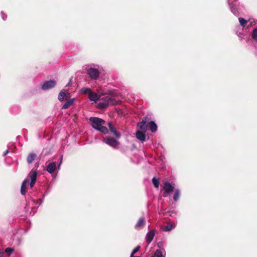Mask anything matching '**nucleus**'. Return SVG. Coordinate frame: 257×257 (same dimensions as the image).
<instances>
[{
    "mask_svg": "<svg viewBox=\"0 0 257 257\" xmlns=\"http://www.w3.org/2000/svg\"><path fill=\"white\" fill-rule=\"evenodd\" d=\"M89 120L91 122V126L93 128L104 134L108 133V131L107 128L103 125L105 123V121L103 119L98 117H91Z\"/></svg>",
    "mask_w": 257,
    "mask_h": 257,
    "instance_id": "1",
    "label": "nucleus"
},
{
    "mask_svg": "<svg viewBox=\"0 0 257 257\" xmlns=\"http://www.w3.org/2000/svg\"><path fill=\"white\" fill-rule=\"evenodd\" d=\"M116 103V100L112 97L107 96L104 97V100L102 101L98 104V106L100 108H103L109 105H114Z\"/></svg>",
    "mask_w": 257,
    "mask_h": 257,
    "instance_id": "2",
    "label": "nucleus"
},
{
    "mask_svg": "<svg viewBox=\"0 0 257 257\" xmlns=\"http://www.w3.org/2000/svg\"><path fill=\"white\" fill-rule=\"evenodd\" d=\"M173 186L168 182H165L163 184V190L164 193L163 194V197H166L168 196L169 193H171L173 191Z\"/></svg>",
    "mask_w": 257,
    "mask_h": 257,
    "instance_id": "3",
    "label": "nucleus"
},
{
    "mask_svg": "<svg viewBox=\"0 0 257 257\" xmlns=\"http://www.w3.org/2000/svg\"><path fill=\"white\" fill-rule=\"evenodd\" d=\"M88 75L91 79L96 80L99 76V72L97 69L91 68L88 70Z\"/></svg>",
    "mask_w": 257,
    "mask_h": 257,
    "instance_id": "4",
    "label": "nucleus"
},
{
    "mask_svg": "<svg viewBox=\"0 0 257 257\" xmlns=\"http://www.w3.org/2000/svg\"><path fill=\"white\" fill-rule=\"evenodd\" d=\"M103 141L105 144L113 148L116 147L119 144L117 141L110 137H106L104 138Z\"/></svg>",
    "mask_w": 257,
    "mask_h": 257,
    "instance_id": "5",
    "label": "nucleus"
},
{
    "mask_svg": "<svg viewBox=\"0 0 257 257\" xmlns=\"http://www.w3.org/2000/svg\"><path fill=\"white\" fill-rule=\"evenodd\" d=\"M37 176V172L36 170L32 169L29 173V176L31 179L30 184V188H32L35 184Z\"/></svg>",
    "mask_w": 257,
    "mask_h": 257,
    "instance_id": "6",
    "label": "nucleus"
},
{
    "mask_svg": "<svg viewBox=\"0 0 257 257\" xmlns=\"http://www.w3.org/2000/svg\"><path fill=\"white\" fill-rule=\"evenodd\" d=\"M228 4L230 7V9L231 11L233 13V14L235 15H238V12L236 10V7L237 5V2L235 0H228Z\"/></svg>",
    "mask_w": 257,
    "mask_h": 257,
    "instance_id": "7",
    "label": "nucleus"
},
{
    "mask_svg": "<svg viewBox=\"0 0 257 257\" xmlns=\"http://www.w3.org/2000/svg\"><path fill=\"white\" fill-rule=\"evenodd\" d=\"M69 98H70V93L67 92L65 89L61 90L58 96V99L60 101H63L64 99H66Z\"/></svg>",
    "mask_w": 257,
    "mask_h": 257,
    "instance_id": "8",
    "label": "nucleus"
},
{
    "mask_svg": "<svg viewBox=\"0 0 257 257\" xmlns=\"http://www.w3.org/2000/svg\"><path fill=\"white\" fill-rule=\"evenodd\" d=\"M148 119V117H143L142 121L138 124V126L144 132L147 131V123Z\"/></svg>",
    "mask_w": 257,
    "mask_h": 257,
    "instance_id": "9",
    "label": "nucleus"
},
{
    "mask_svg": "<svg viewBox=\"0 0 257 257\" xmlns=\"http://www.w3.org/2000/svg\"><path fill=\"white\" fill-rule=\"evenodd\" d=\"M56 85V82L54 80H50L45 82L42 86L43 90H47L54 87Z\"/></svg>",
    "mask_w": 257,
    "mask_h": 257,
    "instance_id": "10",
    "label": "nucleus"
},
{
    "mask_svg": "<svg viewBox=\"0 0 257 257\" xmlns=\"http://www.w3.org/2000/svg\"><path fill=\"white\" fill-rule=\"evenodd\" d=\"M155 230H152L151 231H149L147 233L146 235V240L148 244H149L153 240L155 234Z\"/></svg>",
    "mask_w": 257,
    "mask_h": 257,
    "instance_id": "11",
    "label": "nucleus"
},
{
    "mask_svg": "<svg viewBox=\"0 0 257 257\" xmlns=\"http://www.w3.org/2000/svg\"><path fill=\"white\" fill-rule=\"evenodd\" d=\"M108 127L111 131V132L113 134V135L116 137L117 139H119L120 137V134L118 133L114 127L113 125L111 123L109 122L108 124Z\"/></svg>",
    "mask_w": 257,
    "mask_h": 257,
    "instance_id": "12",
    "label": "nucleus"
},
{
    "mask_svg": "<svg viewBox=\"0 0 257 257\" xmlns=\"http://www.w3.org/2000/svg\"><path fill=\"white\" fill-rule=\"evenodd\" d=\"M56 169V163L54 162L50 163L47 166L46 170L50 174L54 172Z\"/></svg>",
    "mask_w": 257,
    "mask_h": 257,
    "instance_id": "13",
    "label": "nucleus"
},
{
    "mask_svg": "<svg viewBox=\"0 0 257 257\" xmlns=\"http://www.w3.org/2000/svg\"><path fill=\"white\" fill-rule=\"evenodd\" d=\"M145 133L143 131H137L136 133L137 138L141 141H145L146 139Z\"/></svg>",
    "mask_w": 257,
    "mask_h": 257,
    "instance_id": "14",
    "label": "nucleus"
},
{
    "mask_svg": "<svg viewBox=\"0 0 257 257\" xmlns=\"http://www.w3.org/2000/svg\"><path fill=\"white\" fill-rule=\"evenodd\" d=\"M29 182V180L28 179H26L24 180V181L23 182L22 186H21V192L22 194H23V195L25 194V193L26 192V186L27 185V184H28Z\"/></svg>",
    "mask_w": 257,
    "mask_h": 257,
    "instance_id": "15",
    "label": "nucleus"
},
{
    "mask_svg": "<svg viewBox=\"0 0 257 257\" xmlns=\"http://www.w3.org/2000/svg\"><path fill=\"white\" fill-rule=\"evenodd\" d=\"M100 98V96L97 93L91 91L89 95V99L91 101H96Z\"/></svg>",
    "mask_w": 257,
    "mask_h": 257,
    "instance_id": "16",
    "label": "nucleus"
},
{
    "mask_svg": "<svg viewBox=\"0 0 257 257\" xmlns=\"http://www.w3.org/2000/svg\"><path fill=\"white\" fill-rule=\"evenodd\" d=\"M148 126L149 130L153 133H155L157 130V125L154 121H151L149 124Z\"/></svg>",
    "mask_w": 257,
    "mask_h": 257,
    "instance_id": "17",
    "label": "nucleus"
},
{
    "mask_svg": "<svg viewBox=\"0 0 257 257\" xmlns=\"http://www.w3.org/2000/svg\"><path fill=\"white\" fill-rule=\"evenodd\" d=\"M145 222V218L144 217H141L135 225V228L137 229H140L144 225Z\"/></svg>",
    "mask_w": 257,
    "mask_h": 257,
    "instance_id": "18",
    "label": "nucleus"
},
{
    "mask_svg": "<svg viewBox=\"0 0 257 257\" xmlns=\"http://www.w3.org/2000/svg\"><path fill=\"white\" fill-rule=\"evenodd\" d=\"M75 100V98H72L68 100L64 104V105L62 107V108L65 109L69 108L71 105H72L73 104Z\"/></svg>",
    "mask_w": 257,
    "mask_h": 257,
    "instance_id": "19",
    "label": "nucleus"
},
{
    "mask_svg": "<svg viewBox=\"0 0 257 257\" xmlns=\"http://www.w3.org/2000/svg\"><path fill=\"white\" fill-rule=\"evenodd\" d=\"M36 155L35 153H31L27 157V162L28 164H31L35 159Z\"/></svg>",
    "mask_w": 257,
    "mask_h": 257,
    "instance_id": "20",
    "label": "nucleus"
},
{
    "mask_svg": "<svg viewBox=\"0 0 257 257\" xmlns=\"http://www.w3.org/2000/svg\"><path fill=\"white\" fill-rule=\"evenodd\" d=\"M174 227L175 225L172 224L171 223H168L165 226L164 230L166 231H169L172 230Z\"/></svg>",
    "mask_w": 257,
    "mask_h": 257,
    "instance_id": "21",
    "label": "nucleus"
},
{
    "mask_svg": "<svg viewBox=\"0 0 257 257\" xmlns=\"http://www.w3.org/2000/svg\"><path fill=\"white\" fill-rule=\"evenodd\" d=\"M180 192L178 189H176L175 191V193L173 196V199L175 201H177L180 197Z\"/></svg>",
    "mask_w": 257,
    "mask_h": 257,
    "instance_id": "22",
    "label": "nucleus"
},
{
    "mask_svg": "<svg viewBox=\"0 0 257 257\" xmlns=\"http://www.w3.org/2000/svg\"><path fill=\"white\" fill-rule=\"evenodd\" d=\"M91 91L92 90H91V89L85 87L81 88L80 90V93L83 94L88 93L89 94Z\"/></svg>",
    "mask_w": 257,
    "mask_h": 257,
    "instance_id": "23",
    "label": "nucleus"
},
{
    "mask_svg": "<svg viewBox=\"0 0 257 257\" xmlns=\"http://www.w3.org/2000/svg\"><path fill=\"white\" fill-rule=\"evenodd\" d=\"M238 20H239L240 25L242 27H244L246 26L247 23V21L245 20V19H244L242 18H239Z\"/></svg>",
    "mask_w": 257,
    "mask_h": 257,
    "instance_id": "24",
    "label": "nucleus"
},
{
    "mask_svg": "<svg viewBox=\"0 0 257 257\" xmlns=\"http://www.w3.org/2000/svg\"><path fill=\"white\" fill-rule=\"evenodd\" d=\"M153 183L154 185V186L156 188H158L159 186V180L156 178L155 177H154L152 180Z\"/></svg>",
    "mask_w": 257,
    "mask_h": 257,
    "instance_id": "25",
    "label": "nucleus"
},
{
    "mask_svg": "<svg viewBox=\"0 0 257 257\" xmlns=\"http://www.w3.org/2000/svg\"><path fill=\"white\" fill-rule=\"evenodd\" d=\"M251 36L254 40L257 41V28L252 31Z\"/></svg>",
    "mask_w": 257,
    "mask_h": 257,
    "instance_id": "26",
    "label": "nucleus"
},
{
    "mask_svg": "<svg viewBox=\"0 0 257 257\" xmlns=\"http://www.w3.org/2000/svg\"><path fill=\"white\" fill-rule=\"evenodd\" d=\"M14 251V249L10 247H7L5 249V252L8 253L9 256H10L11 253Z\"/></svg>",
    "mask_w": 257,
    "mask_h": 257,
    "instance_id": "27",
    "label": "nucleus"
},
{
    "mask_svg": "<svg viewBox=\"0 0 257 257\" xmlns=\"http://www.w3.org/2000/svg\"><path fill=\"white\" fill-rule=\"evenodd\" d=\"M140 249V246H138L136 248H135L132 251L131 255V257H135L134 254H135L136 252H137Z\"/></svg>",
    "mask_w": 257,
    "mask_h": 257,
    "instance_id": "28",
    "label": "nucleus"
},
{
    "mask_svg": "<svg viewBox=\"0 0 257 257\" xmlns=\"http://www.w3.org/2000/svg\"><path fill=\"white\" fill-rule=\"evenodd\" d=\"M249 21V22L250 23V26H251V25H253V24H254L255 23V20H253V19H252H252H250V20H249V21Z\"/></svg>",
    "mask_w": 257,
    "mask_h": 257,
    "instance_id": "29",
    "label": "nucleus"
},
{
    "mask_svg": "<svg viewBox=\"0 0 257 257\" xmlns=\"http://www.w3.org/2000/svg\"><path fill=\"white\" fill-rule=\"evenodd\" d=\"M62 157H62V156H61V158H60V161L59 164L58 166V169H60V165H61V163H62Z\"/></svg>",
    "mask_w": 257,
    "mask_h": 257,
    "instance_id": "30",
    "label": "nucleus"
},
{
    "mask_svg": "<svg viewBox=\"0 0 257 257\" xmlns=\"http://www.w3.org/2000/svg\"><path fill=\"white\" fill-rule=\"evenodd\" d=\"M2 15V18L4 20H5L6 18H7V16H6V18L4 17V15H3V13L2 12L1 13Z\"/></svg>",
    "mask_w": 257,
    "mask_h": 257,
    "instance_id": "31",
    "label": "nucleus"
},
{
    "mask_svg": "<svg viewBox=\"0 0 257 257\" xmlns=\"http://www.w3.org/2000/svg\"><path fill=\"white\" fill-rule=\"evenodd\" d=\"M4 252H0V257H4Z\"/></svg>",
    "mask_w": 257,
    "mask_h": 257,
    "instance_id": "32",
    "label": "nucleus"
},
{
    "mask_svg": "<svg viewBox=\"0 0 257 257\" xmlns=\"http://www.w3.org/2000/svg\"><path fill=\"white\" fill-rule=\"evenodd\" d=\"M8 150H7V151H6V152L4 153V155H6L8 153Z\"/></svg>",
    "mask_w": 257,
    "mask_h": 257,
    "instance_id": "33",
    "label": "nucleus"
},
{
    "mask_svg": "<svg viewBox=\"0 0 257 257\" xmlns=\"http://www.w3.org/2000/svg\"><path fill=\"white\" fill-rule=\"evenodd\" d=\"M70 83V82H69V83L67 84V85H69Z\"/></svg>",
    "mask_w": 257,
    "mask_h": 257,
    "instance_id": "34",
    "label": "nucleus"
},
{
    "mask_svg": "<svg viewBox=\"0 0 257 257\" xmlns=\"http://www.w3.org/2000/svg\"><path fill=\"white\" fill-rule=\"evenodd\" d=\"M70 83V82H69V83L67 84V85H69Z\"/></svg>",
    "mask_w": 257,
    "mask_h": 257,
    "instance_id": "35",
    "label": "nucleus"
},
{
    "mask_svg": "<svg viewBox=\"0 0 257 257\" xmlns=\"http://www.w3.org/2000/svg\"><path fill=\"white\" fill-rule=\"evenodd\" d=\"M70 83V82H69V83L67 84V85H69Z\"/></svg>",
    "mask_w": 257,
    "mask_h": 257,
    "instance_id": "36",
    "label": "nucleus"
},
{
    "mask_svg": "<svg viewBox=\"0 0 257 257\" xmlns=\"http://www.w3.org/2000/svg\"><path fill=\"white\" fill-rule=\"evenodd\" d=\"M70 83V82H69V83L67 84V85H69Z\"/></svg>",
    "mask_w": 257,
    "mask_h": 257,
    "instance_id": "37",
    "label": "nucleus"
}]
</instances>
